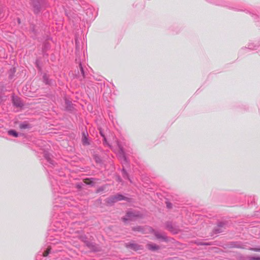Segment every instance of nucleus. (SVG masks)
Wrapping results in <instances>:
<instances>
[{
	"label": "nucleus",
	"mask_w": 260,
	"mask_h": 260,
	"mask_svg": "<svg viewBox=\"0 0 260 260\" xmlns=\"http://www.w3.org/2000/svg\"><path fill=\"white\" fill-rule=\"evenodd\" d=\"M115 142L116 143L117 146H118V147L119 148V154L120 157H121L123 159V161H124V162L126 163L127 160H126V158L125 156L124 151V150H123L122 147L121 146V145L120 144V143L118 140H116Z\"/></svg>",
	"instance_id": "nucleus-9"
},
{
	"label": "nucleus",
	"mask_w": 260,
	"mask_h": 260,
	"mask_svg": "<svg viewBox=\"0 0 260 260\" xmlns=\"http://www.w3.org/2000/svg\"><path fill=\"white\" fill-rule=\"evenodd\" d=\"M133 230L134 231H139L144 233L143 228L141 226H137L133 228Z\"/></svg>",
	"instance_id": "nucleus-19"
},
{
	"label": "nucleus",
	"mask_w": 260,
	"mask_h": 260,
	"mask_svg": "<svg viewBox=\"0 0 260 260\" xmlns=\"http://www.w3.org/2000/svg\"><path fill=\"white\" fill-rule=\"evenodd\" d=\"M18 22L19 23H20V19H18Z\"/></svg>",
	"instance_id": "nucleus-36"
},
{
	"label": "nucleus",
	"mask_w": 260,
	"mask_h": 260,
	"mask_svg": "<svg viewBox=\"0 0 260 260\" xmlns=\"http://www.w3.org/2000/svg\"><path fill=\"white\" fill-rule=\"evenodd\" d=\"M225 229V223L222 221H219L217 223V226L212 230V236L213 235L217 234L223 232Z\"/></svg>",
	"instance_id": "nucleus-4"
},
{
	"label": "nucleus",
	"mask_w": 260,
	"mask_h": 260,
	"mask_svg": "<svg viewBox=\"0 0 260 260\" xmlns=\"http://www.w3.org/2000/svg\"><path fill=\"white\" fill-rule=\"evenodd\" d=\"M94 159L96 162H101V158L96 155L94 156Z\"/></svg>",
	"instance_id": "nucleus-27"
},
{
	"label": "nucleus",
	"mask_w": 260,
	"mask_h": 260,
	"mask_svg": "<svg viewBox=\"0 0 260 260\" xmlns=\"http://www.w3.org/2000/svg\"><path fill=\"white\" fill-rule=\"evenodd\" d=\"M249 260H260V257L251 256L249 257Z\"/></svg>",
	"instance_id": "nucleus-29"
},
{
	"label": "nucleus",
	"mask_w": 260,
	"mask_h": 260,
	"mask_svg": "<svg viewBox=\"0 0 260 260\" xmlns=\"http://www.w3.org/2000/svg\"><path fill=\"white\" fill-rule=\"evenodd\" d=\"M258 47L259 45L257 44H255L254 43H251L248 45L247 47L242 48L240 52L241 53H243L247 49L251 50H257Z\"/></svg>",
	"instance_id": "nucleus-7"
},
{
	"label": "nucleus",
	"mask_w": 260,
	"mask_h": 260,
	"mask_svg": "<svg viewBox=\"0 0 260 260\" xmlns=\"http://www.w3.org/2000/svg\"><path fill=\"white\" fill-rule=\"evenodd\" d=\"M139 216L138 212L129 211L127 212L126 215L122 218L123 221L125 222L129 220H134L136 217Z\"/></svg>",
	"instance_id": "nucleus-6"
},
{
	"label": "nucleus",
	"mask_w": 260,
	"mask_h": 260,
	"mask_svg": "<svg viewBox=\"0 0 260 260\" xmlns=\"http://www.w3.org/2000/svg\"><path fill=\"white\" fill-rule=\"evenodd\" d=\"M251 250L256 252H260V247L259 248H252L250 249Z\"/></svg>",
	"instance_id": "nucleus-31"
},
{
	"label": "nucleus",
	"mask_w": 260,
	"mask_h": 260,
	"mask_svg": "<svg viewBox=\"0 0 260 260\" xmlns=\"http://www.w3.org/2000/svg\"><path fill=\"white\" fill-rule=\"evenodd\" d=\"M82 240L85 243L86 246L93 251H98L100 249V247L95 243L91 242L87 240L85 237H82Z\"/></svg>",
	"instance_id": "nucleus-2"
},
{
	"label": "nucleus",
	"mask_w": 260,
	"mask_h": 260,
	"mask_svg": "<svg viewBox=\"0 0 260 260\" xmlns=\"http://www.w3.org/2000/svg\"><path fill=\"white\" fill-rule=\"evenodd\" d=\"M100 134L101 136L104 138V143L105 144H107L109 147H111L110 145L107 143L106 138L105 137L104 135H103V133L101 131H100Z\"/></svg>",
	"instance_id": "nucleus-22"
},
{
	"label": "nucleus",
	"mask_w": 260,
	"mask_h": 260,
	"mask_svg": "<svg viewBox=\"0 0 260 260\" xmlns=\"http://www.w3.org/2000/svg\"><path fill=\"white\" fill-rule=\"evenodd\" d=\"M116 202L121 200H127L128 199L121 194H117L113 196Z\"/></svg>",
	"instance_id": "nucleus-13"
},
{
	"label": "nucleus",
	"mask_w": 260,
	"mask_h": 260,
	"mask_svg": "<svg viewBox=\"0 0 260 260\" xmlns=\"http://www.w3.org/2000/svg\"><path fill=\"white\" fill-rule=\"evenodd\" d=\"M148 230L150 232L154 234L157 239L162 240L165 242H168L169 241L168 237L165 234H161L158 231H155L150 227L148 228Z\"/></svg>",
	"instance_id": "nucleus-3"
},
{
	"label": "nucleus",
	"mask_w": 260,
	"mask_h": 260,
	"mask_svg": "<svg viewBox=\"0 0 260 260\" xmlns=\"http://www.w3.org/2000/svg\"><path fill=\"white\" fill-rule=\"evenodd\" d=\"M66 108L67 110L71 111L72 110L73 106L72 102L69 100H66L65 101Z\"/></svg>",
	"instance_id": "nucleus-16"
},
{
	"label": "nucleus",
	"mask_w": 260,
	"mask_h": 260,
	"mask_svg": "<svg viewBox=\"0 0 260 260\" xmlns=\"http://www.w3.org/2000/svg\"><path fill=\"white\" fill-rule=\"evenodd\" d=\"M122 175L124 178H128V175L124 169L122 170Z\"/></svg>",
	"instance_id": "nucleus-23"
},
{
	"label": "nucleus",
	"mask_w": 260,
	"mask_h": 260,
	"mask_svg": "<svg viewBox=\"0 0 260 260\" xmlns=\"http://www.w3.org/2000/svg\"><path fill=\"white\" fill-rule=\"evenodd\" d=\"M31 1L34 11L36 13L41 10L42 6L45 4L44 0H31Z\"/></svg>",
	"instance_id": "nucleus-5"
},
{
	"label": "nucleus",
	"mask_w": 260,
	"mask_h": 260,
	"mask_svg": "<svg viewBox=\"0 0 260 260\" xmlns=\"http://www.w3.org/2000/svg\"><path fill=\"white\" fill-rule=\"evenodd\" d=\"M88 134L87 132H83L82 133V143L84 145H87L89 144V142L88 141Z\"/></svg>",
	"instance_id": "nucleus-11"
},
{
	"label": "nucleus",
	"mask_w": 260,
	"mask_h": 260,
	"mask_svg": "<svg viewBox=\"0 0 260 260\" xmlns=\"http://www.w3.org/2000/svg\"><path fill=\"white\" fill-rule=\"evenodd\" d=\"M146 247L149 250L152 251H156L160 249V247L158 245L151 243H148Z\"/></svg>",
	"instance_id": "nucleus-10"
},
{
	"label": "nucleus",
	"mask_w": 260,
	"mask_h": 260,
	"mask_svg": "<svg viewBox=\"0 0 260 260\" xmlns=\"http://www.w3.org/2000/svg\"><path fill=\"white\" fill-rule=\"evenodd\" d=\"M13 103L17 107H21L23 105L21 100L18 98H13Z\"/></svg>",
	"instance_id": "nucleus-12"
},
{
	"label": "nucleus",
	"mask_w": 260,
	"mask_h": 260,
	"mask_svg": "<svg viewBox=\"0 0 260 260\" xmlns=\"http://www.w3.org/2000/svg\"><path fill=\"white\" fill-rule=\"evenodd\" d=\"M44 157L46 159L51 165H54L53 161L52 160L51 155L48 153H45L44 154Z\"/></svg>",
	"instance_id": "nucleus-17"
},
{
	"label": "nucleus",
	"mask_w": 260,
	"mask_h": 260,
	"mask_svg": "<svg viewBox=\"0 0 260 260\" xmlns=\"http://www.w3.org/2000/svg\"><path fill=\"white\" fill-rule=\"evenodd\" d=\"M106 203L110 206H112L114 203H116L114 196H112L107 198L106 199Z\"/></svg>",
	"instance_id": "nucleus-14"
},
{
	"label": "nucleus",
	"mask_w": 260,
	"mask_h": 260,
	"mask_svg": "<svg viewBox=\"0 0 260 260\" xmlns=\"http://www.w3.org/2000/svg\"><path fill=\"white\" fill-rule=\"evenodd\" d=\"M125 246L129 249L137 251L138 250L142 249V246L135 243H126Z\"/></svg>",
	"instance_id": "nucleus-8"
},
{
	"label": "nucleus",
	"mask_w": 260,
	"mask_h": 260,
	"mask_svg": "<svg viewBox=\"0 0 260 260\" xmlns=\"http://www.w3.org/2000/svg\"><path fill=\"white\" fill-rule=\"evenodd\" d=\"M77 187L78 188H81V185H80V184H77Z\"/></svg>",
	"instance_id": "nucleus-34"
},
{
	"label": "nucleus",
	"mask_w": 260,
	"mask_h": 260,
	"mask_svg": "<svg viewBox=\"0 0 260 260\" xmlns=\"http://www.w3.org/2000/svg\"><path fill=\"white\" fill-rule=\"evenodd\" d=\"M49 252H50V249L48 248L47 250H46L45 251H44L43 252V256H45V257L47 256L49 254Z\"/></svg>",
	"instance_id": "nucleus-25"
},
{
	"label": "nucleus",
	"mask_w": 260,
	"mask_h": 260,
	"mask_svg": "<svg viewBox=\"0 0 260 260\" xmlns=\"http://www.w3.org/2000/svg\"><path fill=\"white\" fill-rule=\"evenodd\" d=\"M170 206H171V204H170V203L167 204V207L168 208H170V207H171Z\"/></svg>",
	"instance_id": "nucleus-35"
},
{
	"label": "nucleus",
	"mask_w": 260,
	"mask_h": 260,
	"mask_svg": "<svg viewBox=\"0 0 260 260\" xmlns=\"http://www.w3.org/2000/svg\"><path fill=\"white\" fill-rule=\"evenodd\" d=\"M231 246L233 247L242 248L241 244L239 243H233L232 244H231Z\"/></svg>",
	"instance_id": "nucleus-21"
},
{
	"label": "nucleus",
	"mask_w": 260,
	"mask_h": 260,
	"mask_svg": "<svg viewBox=\"0 0 260 260\" xmlns=\"http://www.w3.org/2000/svg\"><path fill=\"white\" fill-rule=\"evenodd\" d=\"M20 127L21 128H26L28 127V125L27 124H21L20 125Z\"/></svg>",
	"instance_id": "nucleus-30"
},
{
	"label": "nucleus",
	"mask_w": 260,
	"mask_h": 260,
	"mask_svg": "<svg viewBox=\"0 0 260 260\" xmlns=\"http://www.w3.org/2000/svg\"><path fill=\"white\" fill-rule=\"evenodd\" d=\"M105 189V186H102V187H100V188H99L97 189L96 192H101V191H103Z\"/></svg>",
	"instance_id": "nucleus-28"
},
{
	"label": "nucleus",
	"mask_w": 260,
	"mask_h": 260,
	"mask_svg": "<svg viewBox=\"0 0 260 260\" xmlns=\"http://www.w3.org/2000/svg\"><path fill=\"white\" fill-rule=\"evenodd\" d=\"M216 248H215V247H212V251L216 252Z\"/></svg>",
	"instance_id": "nucleus-33"
},
{
	"label": "nucleus",
	"mask_w": 260,
	"mask_h": 260,
	"mask_svg": "<svg viewBox=\"0 0 260 260\" xmlns=\"http://www.w3.org/2000/svg\"><path fill=\"white\" fill-rule=\"evenodd\" d=\"M15 72V70L14 68H13V69H11L10 70V72H9V78L10 79H12L13 77V74H14V73Z\"/></svg>",
	"instance_id": "nucleus-20"
},
{
	"label": "nucleus",
	"mask_w": 260,
	"mask_h": 260,
	"mask_svg": "<svg viewBox=\"0 0 260 260\" xmlns=\"http://www.w3.org/2000/svg\"><path fill=\"white\" fill-rule=\"evenodd\" d=\"M8 134L15 137L18 136V134L15 131L12 129L8 131Z\"/></svg>",
	"instance_id": "nucleus-18"
},
{
	"label": "nucleus",
	"mask_w": 260,
	"mask_h": 260,
	"mask_svg": "<svg viewBox=\"0 0 260 260\" xmlns=\"http://www.w3.org/2000/svg\"><path fill=\"white\" fill-rule=\"evenodd\" d=\"M80 71L81 72V74L82 75V76L84 78V76H85V75H84V70H83V67H82V65L80 63Z\"/></svg>",
	"instance_id": "nucleus-24"
},
{
	"label": "nucleus",
	"mask_w": 260,
	"mask_h": 260,
	"mask_svg": "<svg viewBox=\"0 0 260 260\" xmlns=\"http://www.w3.org/2000/svg\"><path fill=\"white\" fill-rule=\"evenodd\" d=\"M199 244L200 245H209L208 243H199Z\"/></svg>",
	"instance_id": "nucleus-32"
},
{
	"label": "nucleus",
	"mask_w": 260,
	"mask_h": 260,
	"mask_svg": "<svg viewBox=\"0 0 260 260\" xmlns=\"http://www.w3.org/2000/svg\"><path fill=\"white\" fill-rule=\"evenodd\" d=\"M85 182L87 184L92 185L93 184V181L90 180L89 179H86V181H85Z\"/></svg>",
	"instance_id": "nucleus-26"
},
{
	"label": "nucleus",
	"mask_w": 260,
	"mask_h": 260,
	"mask_svg": "<svg viewBox=\"0 0 260 260\" xmlns=\"http://www.w3.org/2000/svg\"><path fill=\"white\" fill-rule=\"evenodd\" d=\"M43 82L44 83H45V84H48V85H50L52 84L51 80L49 79V77L47 74H44V75L43 76Z\"/></svg>",
	"instance_id": "nucleus-15"
},
{
	"label": "nucleus",
	"mask_w": 260,
	"mask_h": 260,
	"mask_svg": "<svg viewBox=\"0 0 260 260\" xmlns=\"http://www.w3.org/2000/svg\"><path fill=\"white\" fill-rule=\"evenodd\" d=\"M165 229L173 234H177L180 230L178 225L172 221H167L165 223Z\"/></svg>",
	"instance_id": "nucleus-1"
}]
</instances>
